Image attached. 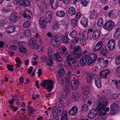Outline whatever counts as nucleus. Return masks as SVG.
<instances>
[{
	"mask_svg": "<svg viewBox=\"0 0 120 120\" xmlns=\"http://www.w3.org/2000/svg\"><path fill=\"white\" fill-rule=\"evenodd\" d=\"M52 13L50 11L48 12L45 18L42 16L40 19L39 23L41 27L43 28H45L46 23H49L51 21L52 18Z\"/></svg>",
	"mask_w": 120,
	"mask_h": 120,
	"instance_id": "obj_1",
	"label": "nucleus"
},
{
	"mask_svg": "<svg viewBox=\"0 0 120 120\" xmlns=\"http://www.w3.org/2000/svg\"><path fill=\"white\" fill-rule=\"evenodd\" d=\"M97 102L99 104L97 107V109L98 111H101L105 110L107 104V101L105 99H102L99 94L98 95Z\"/></svg>",
	"mask_w": 120,
	"mask_h": 120,
	"instance_id": "obj_2",
	"label": "nucleus"
},
{
	"mask_svg": "<svg viewBox=\"0 0 120 120\" xmlns=\"http://www.w3.org/2000/svg\"><path fill=\"white\" fill-rule=\"evenodd\" d=\"M53 82L52 80H45L41 83V86L48 90V92H51L53 88Z\"/></svg>",
	"mask_w": 120,
	"mask_h": 120,
	"instance_id": "obj_3",
	"label": "nucleus"
},
{
	"mask_svg": "<svg viewBox=\"0 0 120 120\" xmlns=\"http://www.w3.org/2000/svg\"><path fill=\"white\" fill-rule=\"evenodd\" d=\"M115 26L114 22H113L109 21L105 23L103 27L105 29L109 31L111 30Z\"/></svg>",
	"mask_w": 120,
	"mask_h": 120,
	"instance_id": "obj_4",
	"label": "nucleus"
},
{
	"mask_svg": "<svg viewBox=\"0 0 120 120\" xmlns=\"http://www.w3.org/2000/svg\"><path fill=\"white\" fill-rule=\"evenodd\" d=\"M67 57L68 60L67 64L69 66H73L77 64V60L71 57L70 55H68Z\"/></svg>",
	"mask_w": 120,
	"mask_h": 120,
	"instance_id": "obj_5",
	"label": "nucleus"
},
{
	"mask_svg": "<svg viewBox=\"0 0 120 120\" xmlns=\"http://www.w3.org/2000/svg\"><path fill=\"white\" fill-rule=\"evenodd\" d=\"M97 55L94 53L93 54L90 56H88L87 65H89L92 64L97 59Z\"/></svg>",
	"mask_w": 120,
	"mask_h": 120,
	"instance_id": "obj_6",
	"label": "nucleus"
},
{
	"mask_svg": "<svg viewBox=\"0 0 120 120\" xmlns=\"http://www.w3.org/2000/svg\"><path fill=\"white\" fill-rule=\"evenodd\" d=\"M116 45V41L114 40H110L108 41L107 46L111 51L113 50L115 48Z\"/></svg>",
	"mask_w": 120,
	"mask_h": 120,
	"instance_id": "obj_7",
	"label": "nucleus"
},
{
	"mask_svg": "<svg viewBox=\"0 0 120 120\" xmlns=\"http://www.w3.org/2000/svg\"><path fill=\"white\" fill-rule=\"evenodd\" d=\"M98 111L95 109H91L88 114L87 116L88 118H93L95 117L97 115Z\"/></svg>",
	"mask_w": 120,
	"mask_h": 120,
	"instance_id": "obj_8",
	"label": "nucleus"
},
{
	"mask_svg": "<svg viewBox=\"0 0 120 120\" xmlns=\"http://www.w3.org/2000/svg\"><path fill=\"white\" fill-rule=\"evenodd\" d=\"M88 59V56L86 55L82 57L80 60V64L82 66H85L86 64Z\"/></svg>",
	"mask_w": 120,
	"mask_h": 120,
	"instance_id": "obj_9",
	"label": "nucleus"
},
{
	"mask_svg": "<svg viewBox=\"0 0 120 120\" xmlns=\"http://www.w3.org/2000/svg\"><path fill=\"white\" fill-rule=\"evenodd\" d=\"M59 69L57 71V73L59 77L60 78H62L63 77L65 74V71L63 69V66L62 65H61L59 67Z\"/></svg>",
	"mask_w": 120,
	"mask_h": 120,
	"instance_id": "obj_10",
	"label": "nucleus"
},
{
	"mask_svg": "<svg viewBox=\"0 0 120 120\" xmlns=\"http://www.w3.org/2000/svg\"><path fill=\"white\" fill-rule=\"evenodd\" d=\"M94 74H87L86 77V79L89 83L91 84L92 80L94 79Z\"/></svg>",
	"mask_w": 120,
	"mask_h": 120,
	"instance_id": "obj_11",
	"label": "nucleus"
},
{
	"mask_svg": "<svg viewBox=\"0 0 120 120\" xmlns=\"http://www.w3.org/2000/svg\"><path fill=\"white\" fill-rule=\"evenodd\" d=\"M60 40L59 39L58 36L57 35H55L53 40L51 41V43L53 46L57 47L59 46V45L57 43Z\"/></svg>",
	"mask_w": 120,
	"mask_h": 120,
	"instance_id": "obj_12",
	"label": "nucleus"
},
{
	"mask_svg": "<svg viewBox=\"0 0 120 120\" xmlns=\"http://www.w3.org/2000/svg\"><path fill=\"white\" fill-rule=\"evenodd\" d=\"M118 109V105L115 103L112 104L110 106V112L111 114H114Z\"/></svg>",
	"mask_w": 120,
	"mask_h": 120,
	"instance_id": "obj_13",
	"label": "nucleus"
},
{
	"mask_svg": "<svg viewBox=\"0 0 120 120\" xmlns=\"http://www.w3.org/2000/svg\"><path fill=\"white\" fill-rule=\"evenodd\" d=\"M111 71L108 70L101 71L100 73V77L101 78L106 79L107 78V75Z\"/></svg>",
	"mask_w": 120,
	"mask_h": 120,
	"instance_id": "obj_14",
	"label": "nucleus"
},
{
	"mask_svg": "<svg viewBox=\"0 0 120 120\" xmlns=\"http://www.w3.org/2000/svg\"><path fill=\"white\" fill-rule=\"evenodd\" d=\"M77 110V107L76 106H74L69 110V114L71 115L74 116L76 115Z\"/></svg>",
	"mask_w": 120,
	"mask_h": 120,
	"instance_id": "obj_15",
	"label": "nucleus"
},
{
	"mask_svg": "<svg viewBox=\"0 0 120 120\" xmlns=\"http://www.w3.org/2000/svg\"><path fill=\"white\" fill-rule=\"evenodd\" d=\"M103 45V43L102 41H99L94 47V51H99L102 47Z\"/></svg>",
	"mask_w": 120,
	"mask_h": 120,
	"instance_id": "obj_16",
	"label": "nucleus"
},
{
	"mask_svg": "<svg viewBox=\"0 0 120 120\" xmlns=\"http://www.w3.org/2000/svg\"><path fill=\"white\" fill-rule=\"evenodd\" d=\"M101 34L99 31L98 30H95L93 33V38L95 39H97L101 36Z\"/></svg>",
	"mask_w": 120,
	"mask_h": 120,
	"instance_id": "obj_17",
	"label": "nucleus"
},
{
	"mask_svg": "<svg viewBox=\"0 0 120 120\" xmlns=\"http://www.w3.org/2000/svg\"><path fill=\"white\" fill-rule=\"evenodd\" d=\"M19 3L21 5L24 7L28 6L30 4V2L28 0H20Z\"/></svg>",
	"mask_w": 120,
	"mask_h": 120,
	"instance_id": "obj_18",
	"label": "nucleus"
},
{
	"mask_svg": "<svg viewBox=\"0 0 120 120\" xmlns=\"http://www.w3.org/2000/svg\"><path fill=\"white\" fill-rule=\"evenodd\" d=\"M79 84V82L77 81L72 80L71 82V86L73 89H77Z\"/></svg>",
	"mask_w": 120,
	"mask_h": 120,
	"instance_id": "obj_19",
	"label": "nucleus"
},
{
	"mask_svg": "<svg viewBox=\"0 0 120 120\" xmlns=\"http://www.w3.org/2000/svg\"><path fill=\"white\" fill-rule=\"evenodd\" d=\"M100 54L101 55L105 56L108 53V49L106 47H104L100 51Z\"/></svg>",
	"mask_w": 120,
	"mask_h": 120,
	"instance_id": "obj_20",
	"label": "nucleus"
},
{
	"mask_svg": "<svg viewBox=\"0 0 120 120\" xmlns=\"http://www.w3.org/2000/svg\"><path fill=\"white\" fill-rule=\"evenodd\" d=\"M48 6L47 4L45 3H41L39 5V8L41 10L45 11L47 9Z\"/></svg>",
	"mask_w": 120,
	"mask_h": 120,
	"instance_id": "obj_21",
	"label": "nucleus"
},
{
	"mask_svg": "<svg viewBox=\"0 0 120 120\" xmlns=\"http://www.w3.org/2000/svg\"><path fill=\"white\" fill-rule=\"evenodd\" d=\"M68 12L69 15L71 16H72L75 14L76 11L75 8L73 7H70L68 10Z\"/></svg>",
	"mask_w": 120,
	"mask_h": 120,
	"instance_id": "obj_22",
	"label": "nucleus"
},
{
	"mask_svg": "<svg viewBox=\"0 0 120 120\" xmlns=\"http://www.w3.org/2000/svg\"><path fill=\"white\" fill-rule=\"evenodd\" d=\"M64 105L63 104H60L59 105L58 108V112L61 114H63L64 112H66L64 111Z\"/></svg>",
	"mask_w": 120,
	"mask_h": 120,
	"instance_id": "obj_23",
	"label": "nucleus"
},
{
	"mask_svg": "<svg viewBox=\"0 0 120 120\" xmlns=\"http://www.w3.org/2000/svg\"><path fill=\"white\" fill-rule=\"evenodd\" d=\"M23 15L24 18H26L27 19H31L32 16V15L31 13L27 10L24 11Z\"/></svg>",
	"mask_w": 120,
	"mask_h": 120,
	"instance_id": "obj_24",
	"label": "nucleus"
},
{
	"mask_svg": "<svg viewBox=\"0 0 120 120\" xmlns=\"http://www.w3.org/2000/svg\"><path fill=\"white\" fill-rule=\"evenodd\" d=\"M17 20V16L16 14H12L10 17V22L12 23H15Z\"/></svg>",
	"mask_w": 120,
	"mask_h": 120,
	"instance_id": "obj_25",
	"label": "nucleus"
},
{
	"mask_svg": "<svg viewBox=\"0 0 120 120\" xmlns=\"http://www.w3.org/2000/svg\"><path fill=\"white\" fill-rule=\"evenodd\" d=\"M88 23V21L87 19L84 17L82 18L80 21L81 24L85 27L87 26Z\"/></svg>",
	"mask_w": 120,
	"mask_h": 120,
	"instance_id": "obj_26",
	"label": "nucleus"
},
{
	"mask_svg": "<svg viewBox=\"0 0 120 120\" xmlns=\"http://www.w3.org/2000/svg\"><path fill=\"white\" fill-rule=\"evenodd\" d=\"M98 15L94 10L92 11L90 13V17L92 19H94L97 17Z\"/></svg>",
	"mask_w": 120,
	"mask_h": 120,
	"instance_id": "obj_27",
	"label": "nucleus"
},
{
	"mask_svg": "<svg viewBox=\"0 0 120 120\" xmlns=\"http://www.w3.org/2000/svg\"><path fill=\"white\" fill-rule=\"evenodd\" d=\"M55 60L57 62H60L62 61V58L58 53H56L54 55Z\"/></svg>",
	"mask_w": 120,
	"mask_h": 120,
	"instance_id": "obj_28",
	"label": "nucleus"
},
{
	"mask_svg": "<svg viewBox=\"0 0 120 120\" xmlns=\"http://www.w3.org/2000/svg\"><path fill=\"white\" fill-rule=\"evenodd\" d=\"M90 86H86L83 88V93L84 95H86L89 94Z\"/></svg>",
	"mask_w": 120,
	"mask_h": 120,
	"instance_id": "obj_29",
	"label": "nucleus"
},
{
	"mask_svg": "<svg viewBox=\"0 0 120 120\" xmlns=\"http://www.w3.org/2000/svg\"><path fill=\"white\" fill-rule=\"evenodd\" d=\"M113 36L115 38H117L120 36V28H118L114 33Z\"/></svg>",
	"mask_w": 120,
	"mask_h": 120,
	"instance_id": "obj_30",
	"label": "nucleus"
},
{
	"mask_svg": "<svg viewBox=\"0 0 120 120\" xmlns=\"http://www.w3.org/2000/svg\"><path fill=\"white\" fill-rule=\"evenodd\" d=\"M15 30V27L14 26H10L7 28V31L9 34L13 32Z\"/></svg>",
	"mask_w": 120,
	"mask_h": 120,
	"instance_id": "obj_31",
	"label": "nucleus"
},
{
	"mask_svg": "<svg viewBox=\"0 0 120 120\" xmlns=\"http://www.w3.org/2000/svg\"><path fill=\"white\" fill-rule=\"evenodd\" d=\"M80 52H72L71 53V56L75 58H79L81 56V55L80 53Z\"/></svg>",
	"mask_w": 120,
	"mask_h": 120,
	"instance_id": "obj_32",
	"label": "nucleus"
},
{
	"mask_svg": "<svg viewBox=\"0 0 120 120\" xmlns=\"http://www.w3.org/2000/svg\"><path fill=\"white\" fill-rule=\"evenodd\" d=\"M53 57L52 55H50L49 57V59L47 62V64L48 66H51L53 64Z\"/></svg>",
	"mask_w": 120,
	"mask_h": 120,
	"instance_id": "obj_33",
	"label": "nucleus"
},
{
	"mask_svg": "<svg viewBox=\"0 0 120 120\" xmlns=\"http://www.w3.org/2000/svg\"><path fill=\"white\" fill-rule=\"evenodd\" d=\"M52 114L53 116V118L58 117L57 116V110L56 107H54L53 109Z\"/></svg>",
	"mask_w": 120,
	"mask_h": 120,
	"instance_id": "obj_34",
	"label": "nucleus"
},
{
	"mask_svg": "<svg viewBox=\"0 0 120 120\" xmlns=\"http://www.w3.org/2000/svg\"><path fill=\"white\" fill-rule=\"evenodd\" d=\"M60 51L61 54L64 55H67L68 52L67 48L65 47H63L61 49Z\"/></svg>",
	"mask_w": 120,
	"mask_h": 120,
	"instance_id": "obj_35",
	"label": "nucleus"
},
{
	"mask_svg": "<svg viewBox=\"0 0 120 120\" xmlns=\"http://www.w3.org/2000/svg\"><path fill=\"white\" fill-rule=\"evenodd\" d=\"M56 14L57 16L60 17H63L65 15L64 12L62 11H57Z\"/></svg>",
	"mask_w": 120,
	"mask_h": 120,
	"instance_id": "obj_36",
	"label": "nucleus"
},
{
	"mask_svg": "<svg viewBox=\"0 0 120 120\" xmlns=\"http://www.w3.org/2000/svg\"><path fill=\"white\" fill-rule=\"evenodd\" d=\"M77 34V32L76 31L73 30L70 33V36L72 38H75Z\"/></svg>",
	"mask_w": 120,
	"mask_h": 120,
	"instance_id": "obj_37",
	"label": "nucleus"
},
{
	"mask_svg": "<svg viewBox=\"0 0 120 120\" xmlns=\"http://www.w3.org/2000/svg\"><path fill=\"white\" fill-rule=\"evenodd\" d=\"M67 113L66 112H64L63 114H61L62 117L61 118V120H68Z\"/></svg>",
	"mask_w": 120,
	"mask_h": 120,
	"instance_id": "obj_38",
	"label": "nucleus"
},
{
	"mask_svg": "<svg viewBox=\"0 0 120 120\" xmlns=\"http://www.w3.org/2000/svg\"><path fill=\"white\" fill-rule=\"evenodd\" d=\"M109 17L110 18H113L115 15L114 11L113 10H111L108 13Z\"/></svg>",
	"mask_w": 120,
	"mask_h": 120,
	"instance_id": "obj_39",
	"label": "nucleus"
},
{
	"mask_svg": "<svg viewBox=\"0 0 120 120\" xmlns=\"http://www.w3.org/2000/svg\"><path fill=\"white\" fill-rule=\"evenodd\" d=\"M71 72L69 71L67 74H66L65 76V79L66 81H70L71 79V77L70 76V74Z\"/></svg>",
	"mask_w": 120,
	"mask_h": 120,
	"instance_id": "obj_40",
	"label": "nucleus"
},
{
	"mask_svg": "<svg viewBox=\"0 0 120 120\" xmlns=\"http://www.w3.org/2000/svg\"><path fill=\"white\" fill-rule=\"evenodd\" d=\"M97 24L99 27L102 26L103 25V20L102 18H100L98 19Z\"/></svg>",
	"mask_w": 120,
	"mask_h": 120,
	"instance_id": "obj_41",
	"label": "nucleus"
},
{
	"mask_svg": "<svg viewBox=\"0 0 120 120\" xmlns=\"http://www.w3.org/2000/svg\"><path fill=\"white\" fill-rule=\"evenodd\" d=\"M27 107L28 109V110L30 111V113L28 114V115L29 116H30V114H33L34 111V109L33 107H32L31 106L29 105H28L27 106Z\"/></svg>",
	"mask_w": 120,
	"mask_h": 120,
	"instance_id": "obj_42",
	"label": "nucleus"
},
{
	"mask_svg": "<svg viewBox=\"0 0 120 120\" xmlns=\"http://www.w3.org/2000/svg\"><path fill=\"white\" fill-rule=\"evenodd\" d=\"M73 98L74 101L75 102L79 101V97L77 94H73Z\"/></svg>",
	"mask_w": 120,
	"mask_h": 120,
	"instance_id": "obj_43",
	"label": "nucleus"
},
{
	"mask_svg": "<svg viewBox=\"0 0 120 120\" xmlns=\"http://www.w3.org/2000/svg\"><path fill=\"white\" fill-rule=\"evenodd\" d=\"M31 22L30 21H26L24 23L23 26L24 27L26 28L30 26Z\"/></svg>",
	"mask_w": 120,
	"mask_h": 120,
	"instance_id": "obj_44",
	"label": "nucleus"
},
{
	"mask_svg": "<svg viewBox=\"0 0 120 120\" xmlns=\"http://www.w3.org/2000/svg\"><path fill=\"white\" fill-rule=\"evenodd\" d=\"M30 44L31 45H35L37 44V41L34 38H31L29 41Z\"/></svg>",
	"mask_w": 120,
	"mask_h": 120,
	"instance_id": "obj_45",
	"label": "nucleus"
},
{
	"mask_svg": "<svg viewBox=\"0 0 120 120\" xmlns=\"http://www.w3.org/2000/svg\"><path fill=\"white\" fill-rule=\"evenodd\" d=\"M89 32H88L87 31H84L82 33V35L83 37L85 38V39L87 40L88 39V34Z\"/></svg>",
	"mask_w": 120,
	"mask_h": 120,
	"instance_id": "obj_46",
	"label": "nucleus"
},
{
	"mask_svg": "<svg viewBox=\"0 0 120 120\" xmlns=\"http://www.w3.org/2000/svg\"><path fill=\"white\" fill-rule=\"evenodd\" d=\"M60 24L58 22L54 24L52 27V29L54 30L58 29L60 28Z\"/></svg>",
	"mask_w": 120,
	"mask_h": 120,
	"instance_id": "obj_47",
	"label": "nucleus"
},
{
	"mask_svg": "<svg viewBox=\"0 0 120 120\" xmlns=\"http://www.w3.org/2000/svg\"><path fill=\"white\" fill-rule=\"evenodd\" d=\"M94 79L95 82H99L101 81V78L98 75H95L94 74Z\"/></svg>",
	"mask_w": 120,
	"mask_h": 120,
	"instance_id": "obj_48",
	"label": "nucleus"
},
{
	"mask_svg": "<svg viewBox=\"0 0 120 120\" xmlns=\"http://www.w3.org/2000/svg\"><path fill=\"white\" fill-rule=\"evenodd\" d=\"M63 42L66 44L69 42V38L67 36L64 37L62 39Z\"/></svg>",
	"mask_w": 120,
	"mask_h": 120,
	"instance_id": "obj_49",
	"label": "nucleus"
},
{
	"mask_svg": "<svg viewBox=\"0 0 120 120\" xmlns=\"http://www.w3.org/2000/svg\"><path fill=\"white\" fill-rule=\"evenodd\" d=\"M98 111H99V115L100 117L105 115L106 114V112H105V110Z\"/></svg>",
	"mask_w": 120,
	"mask_h": 120,
	"instance_id": "obj_50",
	"label": "nucleus"
},
{
	"mask_svg": "<svg viewBox=\"0 0 120 120\" xmlns=\"http://www.w3.org/2000/svg\"><path fill=\"white\" fill-rule=\"evenodd\" d=\"M115 63L117 65H119L120 64V55L116 57Z\"/></svg>",
	"mask_w": 120,
	"mask_h": 120,
	"instance_id": "obj_51",
	"label": "nucleus"
},
{
	"mask_svg": "<svg viewBox=\"0 0 120 120\" xmlns=\"http://www.w3.org/2000/svg\"><path fill=\"white\" fill-rule=\"evenodd\" d=\"M71 25L73 26H75L77 25L76 20L75 19H73L71 21Z\"/></svg>",
	"mask_w": 120,
	"mask_h": 120,
	"instance_id": "obj_52",
	"label": "nucleus"
},
{
	"mask_svg": "<svg viewBox=\"0 0 120 120\" xmlns=\"http://www.w3.org/2000/svg\"><path fill=\"white\" fill-rule=\"evenodd\" d=\"M82 109L84 111H86L88 109V107L87 105L84 104L82 107Z\"/></svg>",
	"mask_w": 120,
	"mask_h": 120,
	"instance_id": "obj_53",
	"label": "nucleus"
},
{
	"mask_svg": "<svg viewBox=\"0 0 120 120\" xmlns=\"http://www.w3.org/2000/svg\"><path fill=\"white\" fill-rule=\"evenodd\" d=\"M81 50V49L79 46H78L77 47L75 48L74 50V51L73 52H80V51Z\"/></svg>",
	"mask_w": 120,
	"mask_h": 120,
	"instance_id": "obj_54",
	"label": "nucleus"
},
{
	"mask_svg": "<svg viewBox=\"0 0 120 120\" xmlns=\"http://www.w3.org/2000/svg\"><path fill=\"white\" fill-rule=\"evenodd\" d=\"M80 41L81 44L83 46L85 45L86 44V42L84 38H81L80 40Z\"/></svg>",
	"mask_w": 120,
	"mask_h": 120,
	"instance_id": "obj_55",
	"label": "nucleus"
},
{
	"mask_svg": "<svg viewBox=\"0 0 120 120\" xmlns=\"http://www.w3.org/2000/svg\"><path fill=\"white\" fill-rule=\"evenodd\" d=\"M69 81H66L65 88L67 90H69L70 88Z\"/></svg>",
	"mask_w": 120,
	"mask_h": 120,
	"instance_id": "obj_56",
	"label": "nucleus"
},
{
	"mask_svg": "<svg viewBox=\"0 0 120 120\" xmlns=\"http://www.w3.org/2000/svg\"><path fill=\"white\" fill-rule=\"evenodd\" d=\"M51 5L52 9H55L57 7V3L55 2L53 3H51Z\"/></svg>",
	"mask_w": 120,
	"mask_h": 120,
	"instance_id": "obj_57",
	"label": "nucleus"
},
{
	"mask_svg": "<svg viewBox=\"0 0 120 120\" xmlns=\"http://www.w3.org/2000/svg\"><path fill=\"white\" fill-rule=\"evenodd\" d=\"M37 49L38 51L40 52L42 51L43 48L42 46L39 45L38 44H37Z\"/></svg>",
	"mask_w": 120,
	"mask_h": 120,
	"instance_id": "obj_58",
	"label": "nucleus"
},
{
	"mask_svg": "<svg viewBox=\"0 0 120 120\" xmlns=\"http://www.w3.org/2000/svg\"><path fill=\"white\" fill-rule=\"evenodd\" d=\"M19 51L25 53L27 51V50L25 48L21 47L20 48Z\"/></svg>",
	"mask_w": 120,
	"mask_h": 120,
	"instance_id": "obj_59",
	"label": "nucleus"
},
{
	"mask_svg": "<svg viewBox=\"0 0 120 120\" xmlns=\"http://www.w3.org/2000/svg\"><path fill=\"white\" fill-rule=\"evenodd\" d=\"M88 3V1L86 0H82L81 1V3L82 5L84 6H86L87 4Z\"/></svg>",
	"mask_w": 120,
	"mask_h": 120,
	"instance_id": "obj_60",
	"label": "nucleus"
},
{
	"mask_svg": "<svg viewBox=\"0 0 120 120\" xmlns=\"http://www.w3.org/2000/svg\"><path fill=\"white\" fill-rule=\"evenodd\" d=\"M118 97L117 94H112L111 95V98L112 100H113L116 98Z\"/></svg>",
	"mask_w": 120,
	"mask_h": 120,
	"instance_id": "obj_61",
	"label": "nucleus"
},
{
	"mask_svg": "<svg viewBox=\"0 0 120 120\" xmlns=\"http://www.w3.org/2000/svg\"><path fill=\"white\" fill-rule=\"evenodd\" d=\"M81 16V13L79 12H77L76 15V19L77 20H78Z\"/></svg>",
	"mask_w": 120,
	"mask_h": 120,
	"instance_id": "obj_62",
	"label": "nucleus"
},
{
	"mask_svg": "<svg viewBox=\"0 0 120 120\" xmlns=\"http://www.w3.org/2000/svg\"><path fill=\"white\" fill-rule=\"evenodd\" d=\"M96 86L98 88H100L101 86V81H100L99 82H95Z\"/></svg>",
	"mask_w": 120,
	"mask_h": 120,
	"instance_id": "obj_63",
	"label": "nucleus"
},
{
	"mask_svg": "<svg viewBox=\"0 0 120 120\" xmlns=\"http://www.w3.org/2000/svg\"><path fill=\"white\" fill-rule=\"evenodd\" d=\"M116 73L117 75L120 76V67L117 68L116 70Z\"/></svg>",
	"mask_w": 120,
	"mask_h": 120,
	"instance_id": "obj_64",
	"label": "nucleus"
}]
</instances>
